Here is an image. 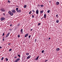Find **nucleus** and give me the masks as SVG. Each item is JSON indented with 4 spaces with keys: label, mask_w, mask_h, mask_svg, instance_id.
Masks as SVG:
<instances>
[{
    "label": "nucleus",
    "mask_w": 62,
    "mask_h": 62,
    "mask_svg": "<svg viewBox=\"0 0 62 62\" xmlns=\"http://www.w3.org/2000/svg\"><path fill=\"white\" fill-rule=\"evenodd\" d=\"M40 23H39L38 24V25L39 26V25H40Z\"/></svg>",
    "instance_id": "nucleus-29"
},
{
    "label": "nucleus",
    "mask_w": 62,
    "mask_h": 62,
    "mask_svg": "<svg viewBox=\"0 0 62 62\" xmlns=\"http://www.w3.org/2000/svg\"><path fill=\"white\" fill-rule=\"evenodd\" d=\"M50 12V10H48L47 12V13H49Z\"/></svg>",
    "instance_id": "nucleus-20"
},
{
    "label": "nucleus",
    "mask_w": 62,
    "mask_h": 62,
    "mask_svg": "<svg viewBox=\"0 0 62 62\" xmlns=\"http://www.w3.org/2000/svg\"><path fill=\"white\" fill-rule=\"evenodd\" d=\"M44 18L45 19L46 18V14H45L44 16Z\"/></svg>",
    "instance_id": "nucleus-9"
},
{
    "label": "nucleus",
    "mask_w": 62,
    "mask_h": 62,
    "mask_svg": "<svg viewBox=\"0 0 62 62\" xmlns=\"http://www.w3.org/2000/svg\"><path fill=\"white\" fill-rule=\"evenodd\" d=\"M0 49H2V47H1V46H0Z\"/></svg>",
    "instance_id": "nucleus-46"
},
{
    "label": "nucleus",
    "mask_w": 62,
    "mask_h": 62,
    "mask_svg": "<svg viewBox=\"0 0 62 62\" xmlns=\"http://www.w3.org/2000/svg\"><path fill=\"white\" fill-rule=\"evenodd\" d=\"M20 25V24H18V26H19V25Z\"/></svg>",
    "instance_id": "nucleus-39"
},
{
    "label": "nucleus",
    "mask_w": 62,
    "mask_h": 62,
    "mask_svg": "<svg viewBox=\"0 0 62 62\" xmlns=\"http://www.w3.org/2000/svg\"><path fill=\"white\" fill-rule=\"evenodd\" d=\"M39 56H38V57H37L36 58V59H35V60H38V58H39Z\"/></svg>",
    "instance_id": "nucleus-10"
},
{
    "label": "nucleus",
    "mask_w": 62,
    "mask_h": 62,
    "mask_svg": "<svg viewBox=\"0 0 62 62\" xmlns=\"http://www.w3.org/2000/svg\"><path fill=\"white\" fill-rule=\"evenodd\" d=\"M14 62H18L17 61V60H16H16H15V61Z\"/></svg>",
    "instance_id": "nucleus-30"
},
{
    "label": "nucleus",
    "mask_w": 62,
    "mask_h": 62,
    "mask_svg": "<svg viewBox=\"0 0 62 62\" xmlns=\"http://www.w3.org/2000/svg\"><path fill=\"white\" fill-rule=\"evenodd\" d=\"M48 61V60H45V62H46V61Z\"/></svg>",
    "instance_id": "nucleus-38"
},
{
    "label": "nucleus",
    "mask_w": 62,
    "mask_h": 62,
    "mask_svg": "<svg viewBox=\"0 0 62 62\" xmlns=\"http://www.w3.org/2000/svg\"><path fill=\"white\" fill-rule=\"evenodd\" d=\"M26 6H27L26 5H24V8H26Z\"/></svg>",
    "instance_id": "nucleus-18"
},
{
    "label": "nucleus",
    "mask_w": 62,
    "mask_h": 62,
    "mask_svg": "<svg viewBox=\"0 0 62 62\" xmlns=\"http://www.w3.org/2000/svg\"><path fill=\"white\" fill-rule=\"evenodd\" d=\"M11 50H12V49H10L9 50V52H10V51H11Z\"/></svg>",
    "instance_id": "nucleus-31"
},
{
    "label": "nucleus",
    "mask_w": 62,
    "mask_h": 62,
    "mask_svg": "<svg viewBox=\"0 0 62 62\" xmlns=\"http://www.w3.org/2000/svg\"><path fill=\"white\" fill-rule=\"evenodd\" d=\"M60 50V49H59V48H57V49L56 50H57V51H58L59 50Z\"/></svg>",
    "instance_id": "nucleus-19"
},
{
    "label": "nucleus",
    "mask_w": 62,
    "mask_h": 62,
    "mask_svg": "<svg viewBox=\"0 0 62 62\" xmlns=\"http://www.w3.org/2000/svg\"><path fill=\"white\" fill-rule=\"evenodd\" d=\"M56 4L57 5H59V2H56Z\"/></svg>",
    "instance_id": "nucleus-7"
},
{
    "label": "nucleus",
    "mask_w": 62,
    "mask_h": 62,
    "mask_svg": "<svg viewBox=\"0 0 62 62\" xmlns=\"http://www.w3.org/2000/svg\"><path fill=\"white\" fill-rule=\"evenodd\" d=\"M32 30H33V29H31V31H32Z\"/></svg>",
    "instance_id": "nucleus-45"
},
{
    "label": "nucleus",
    "mask_w": 62,
    "mask_h": 62,
    "mask_svg": "<svg viewBox=\"0 0 62 62\" xmlns=\"http://www.w3.org/2000/svg\"><path fill=\"white\" fill-rule=\"evenodd\" d=\"M29 53H27L26 54V55H29Z\"/></svg>",
    "instance_id": "nucleus-22"
},
{
    "label": "nucleus",
    "mask_w": 62,
    "mask_h": 62,
    "mask_svg": "<svg viewBox=\"0 0 62 62\" xmlns=\"http://www.w3.org/2000/svg\"><path fill=\"white\" fill-rule=\"evenodd\" d=\"M28 35V33L26 34V35H25V37H27V36Z\"/></svg>",
    "instance_id": "nucleus-13"
},
{
    "label": "nucleus",
    "mask_w": 62,
    "mask_h": 62,
    "mask_svg": "<svg viewBox=\"0 0 62 62\" xmlns=\"http://www.w3.org/2000/svg\"><path fill=\"white\" fill-rule=\"evenodd\" d=\"M43 17H42V18H41V19H43Z\"/></svg>",
    "instance_id": "nucleus-51"
},
{
    "label": "nucleus",
    "mask_w": 62,
    "mask_h": 62,
    "mask_svg": "<svg viewBox=\"0 0 62 62\" xmlns=\"http://www.w3.org/2000/svg\"><path fill=\"white\" fill-rule=\"evenodd\" d=\"M3 41H4V38H3Z\"/></svg>",
    "instance_id": "nucleus-43"
},
{
    "label": "nucleus",
    "mask_w": 62,
    "mask_h": 62,
    "mask_svg": "<svg viewBox=\"0 0 62 62\" xmlns=\"http://www.w3.org/2000/svg\"><path fill=\"white\" fill-rule=\"evenodd\" d=\"M18 38H20V35L19 34L18 36Z\"/></svg>",
    "instance_id": "nucleus-23"
},
{
    "label": "nucleus",
    "mask_w": 62,
    "mask_h": 62,
    "mask_svg": "<svg viewBox=\"0 0 62 62\" xmlns=\"http://www.w3.org/2000/svg\"><path fill=\"white\" fill-rule=\"evenodd\" d=\"M31 12H30L29 13V14H31Z\"/></svg>",
    "instance_id": "nucleus-44"
},
{
    "label": "nucleus",
    "mask_w": 62,
    "mask_h": 62,
    "mask_svg": "<svg viewBox=\"0 0 62 62\" xmlns=\"http://www.w3.org/2000/svg\"><path fill=\"white\" fill-rule=\"evenodd\" d=\"M51 39V38H49V39Z\"/></svg>",
    "instance_id": "nucleus-48"
},
{
    "label": "nucleus",
    "mask_w": 62,
    "mask_h": 62,
    "mask_svg": "<svg viewBox=\"0 0 62 62\" xmlns=\"http://www.w3.org/2000/svg\"><path fill=\"white\" fill-rule=\"evenodd\" d=\"M4 35H5V33H3V34L2 36H4Z\"/></svg>",
    "instance_id": "nucleus-32"
},
{
    "label": "nucleus",
    "mask_w": 62,
    "mask_h": 62,
    "mask_svg": "<svg viewBox=\"0 0 62 62\" xmlns=\"http://www.w3.org/2000/svg\"><path fill=\"white\" fill-rule=\"evenodd\" d=\"M56 23H59V20H57L56 21Z\"/></svg>",
    "instance_id": "nucleus-15"
},
{
    "label": "nucleus",
    "mask_w": 62,
    "mask_h": 62,
    "mask_svg": "<svg viewBox=\"0 0 62 62\" xmlns=\"http://www.w3.org/2000/svg\"><path fill=\"white\" fill-rule=\"evenodd\" d=\"M36 13L37 14H39V10L37 9L36 11Z\"/></svg>",
    "instance_id": "nucleus-5"
},
{
    "label": "nucleus",
    "mask_w": 62,
    "mask_h": 62,
    "mask_svg": "<svg viewBox=\"0 0 62 62\" xmlns=\"http://www.w3.org/2000/svg\"><path fill=\"white\" fill-rule=\"evenodd\" d=\"M8 59L7 58H6V61H8Z\"/></svg>",
    "instance_id": "nucleus-21"
},
{
    "label": "nucleus",
    "mask_w": 62,
    "mask_h": 62,
    "mask_svg": "<svg viewBox=\"0 0 62 62\" xmlns=\"http://www.w3.org/2000/svg\"><path fill=\"white\" fill-rule=\"evenodd\" d=\"M17 55L19 57H21L20 56V55Z\"/></svg>",
    "instance_id": "nucleus-27"
},
{
    "label": "nucleus",
    "mask_w": 62,
    "mask_h": 62,
    "mask_svg": "<svg viewBox=\"0 0 62 62\" xmlns=\"http://www.w3.org/2000/svg\"><path fill=\"white\" fill-rule=\"evenodd\" d=\"M8 13H9V14H10V15H11V16H12V15H13V14L12 12L10 11H9Z\"/></svg>",
    "instance_id": "nucleus-1"
},
{
    "label": "nucleus",
    "mask_w": 62,
    "mask_h": 62,
    "mask_svg": "<svg viewBox=\"0 0 62 62\" xmlns=\"http://www.w3.org/2000/svg\"><path fill=\"white\" fill-rule=\"evenodd\" d=\"M30 57H31V56L29 55L27 58V59H29V58H30Z\"/></svg>",
    "instance_id": "nucleus-8"
},
{
    "label": "nucleus",
    "mask_w": 62,
    "mask_h": 62,
    "mask_svg": "<svg viewBox=\"0 0 62 62\" xmlns=\"http://www.w3.org/2000/svg\"><path fill=\"white\" fill-rule=\"evenodd\" d=\"M31 35L30 36V37H31Z\"/></svg>",
    "instance_id": "nucleus-53"
},
{
    "label": "nucleus",
    "mask_w": 62,
    "mask_h": 62,
    "mask_svg": "<svg viewBox=\"0 0 62 62\" xmlns=\"http://www.w3.org/2000/svg\"><path fill=\"white\" fill-rule=\"evenodd\" d=\"M10 33H8L6 35V38H7V37H8L9 36V35Z\"/></svg>",
    "instance_id": "nucleus-6"
},
{
    "label": "nucleus",
    "mask_w": 62,
    "mask_h": 62,
    "mask_svg": "<svg viewBox=\"0 0 62 62\" xmlns=\"http://www.w3.org/2000/svg\"><path fill=\"white\" fill-rule=\"evenodd\" d=\"M31 11L30 12H31Z\"/></svg>",
    "instance_id": "nucleus-54"
},
{
    "label": "nucleus",
    "mask_w": 62,
    "mask_h": 62,
    "mask_svg": "<svg viewBox=\"0 0 62 62\" xmlns=\"http://www.w3.org/2000/svg\"><path fill=\"white\" fill-rule=\"evenodd\" d=\"M44 52V50H43L42 51V53H43Z\"/></svg>",
    "instance_id": "nucleus-24"
},
{
    "label": "nucleus",
    "mask_w": 62,
    "mask_h": 62,
    "mask_svg": "<svg viewBox=\"0 0 62 62\" xmlns=\"http://www.w3.org/2000/svg\"><path fill=\"white\" fill-rule=\"evenodd\" d=\"M14 58H17V57L16 56Z\"/></svg>",
    "instance_id": "nucleus-37"
},
{
    "label": "nucleus",
    "mask_w": 62,
    "mask_h": 62,
    "mask_svg": "<svg viewBox=\"0 0 62 62\" xmlns=\"http://www.w3.org/2000/svg\"><path fill=\"white\" fill-rule=\"evenodd\" d=\"M10 45V43H9L8 44V45Z\"/></svg>",
    "instance_id": "nucleus-41"
},
{
    "label": "nucleus",
    "mask_w": 62,
    "mask_h": 62,
    "mask_svg": "<svg viewBox=\"0 0 62 62\" xmlns=\"http://www.w3.org/2000/svg\"><path fill=\"white\" fill-rule=\"evenodd\" d=\"M56 17H58V15H56Z\"/></svg>",
    "instance_id": "nucleus-35"
},
{
    "label": "nucleus",
    "mask_w": 62,
    "mask_h": 62,
    "mask_svg": "<svg viewBox=\"0 0 62 62\" xmlns=\"http://www.w3.org/2000/svg\"><path fill=\"white\" fill-rule=\"evenodd\" d=\"M40 6L41 7H43L44 6V5H41Z\"/></svg>",
    "instance_id": "nucleus-25"
},
{
    "label": "nucleus",
    "mask_w": 62,
    "mask_h": 62,
    "mask_svg": "<svg viewBox=\"0 0 62 62\" xmlns=\"http://www.w3.org/2000/svg\"><path fill=\"white\" fill-rule=\"evenodd\" d=\"M32 11H33V12H35V11H34V10H33V9L32 10Z\"/></svg>",
    "instance_id": "nucleus-34"
},
{
    "label": "nucleus",
    "mask_w": 62,
    "mask_h": 62,
    "mask_svg": "<svg viewBox=\"0 0 62 62\" xmlns=\"http://www.w3.org/2000/svg\"><path fill=\"white\" fill-rule=\"evenodd\" d=\"M3 59H4V57H2L1 59V60H3Z\"/></svg>",
    "instance_id": "nucleus-26"
},
{
    "label": "nucleus",
    "mask_w": 62,
    "mask_h": 62,
    "mask_svg": "<svg viewBox=\"0 0 62 62\" xmlns=\"http://www.w3.org/2000/svg\"><path fill=\"white\" fill-rule=\"evenodd\" d=\"M32 18H34V15H32Z\"/></svg>",
    "instance_id": "nucleus-28"
},
{
    "label": "nucleus",
    "mask_w": 62,
    "mask_h": 62,
    "mask_svg": "<svg viewBox=\"0 0 62 62\" xmlns=\"http://www.w3.org/2000/svg\"><path fill=\"white\" fill-rule=\"evenodd\" d=\"M5 18L4 17H2L1 18V21H3V20H5Z\"/></svg>",
    "instance_id": "nucleus-4"
},
{
    "label": "nucleus",
    "mask_w": 62,
    "mask_h": 62,
    "mask_svg": "<svg viewBox=\"0 0 62 62\" xmlns=\"http://www.w3.org/2000/svg\"><path fill=\"white\" fill-rule=\"evenodd\" d=\"M17 28L16 27V28H15V30H16V29Z\"/></svg>",
    "instance_id": "nucleus-47"
},
{
    "label": "nucleus",
    "mask_w": 62,
    "mask_h": 62,
    "mask_svg": "<svg viewBox=\"0 0 62 62\" xmlns=\"http://www.w3.org/2000/svg\"><path fill=\"white\" fill-rule=\"evenodd\" d=\"M8 2L9 3H10V1H9V0H8Z\"/></svg>",
    "instance_id": "nucleus-33"
},
{
    "label": "nucleus",
    "mask_w": 62,
    "mask_h": 62,
    "mask_svg": "<svg viewBox=\"0 0 62 62\" xmlns=\"http://www.w3.org/2000/svg\"><path fill=\"white\" fill-rule=\"evenodd\" d=\"M29 38H30V35H29V37H28Z\"/></svg>",
    "instance_id": "nucleus-40"
},
{
    "label": "nucleus",
    "mask_w": 62,
    "mask_h": 62,
    "mask_svg": "<svg viewBox=\"0 0 62 62\" xmlns=\"http://www.w3.org/2000/svg\"><path fill=\"white\" fill-rule=\"evenodd\" d=\"M18 9H19V8H16V11H18Z\"/></svg>",
    "instance_id": "nucleus-14"
},
{
    "label": "nucleus",
    "mask_w": 62,
    "mask_h": 62,
    "mask_svg": "<svg viewBox=\"0 0 62 62\" xmlns=\"http://www.w3.org/2000/svg\"><path fill=\"white\" fill-rule=\"evenodd\" d=\"M35 42H36V41H37V39H35Z\"/></svg>",
    "instance_id": "nucleus-36"
},
{
    "label": "nucleus",
    "mask_w": 62,
    "mask_h": 62,
    "mask_svg": "<svg viewBox=\"0 0 62 62\" xmlns=\"http://www.w3.org/2000/svg\"><path fill=\"white\" fill-rule=\"evenodd\" d=\"M3 15H5V14L4 13H3Z\"/></svg>",
    "instance_id": "nucleus-50"
},
{
    "label": "nucleus",
    "mask_w": 62,
    "mask_h": 62,
    "mask_svg": "<svg viewBox=\"0 0 62 62\" xmlns=\"http://www.w3.org/2000/svg\"><path fill=\"white\" fill-rule=\"evenodd\" d=\"M20 59V58H18L16 59V60H17V61L18 62V61H19Z\"/></svg>",
    "instance_id": "nucleus-12"
},
{
    "label": "nucleus",
    "mask_w": 62,
    "mask_h": 62,
    "mask_svg": "<svg viewBox=\"0 0 62 62\" xmlns=\"http://www.w3.org/2000/svg\"><path fill=\"white\" fill-rule=\"evenodd\" d=\"M12 26V24H10V26Z\"/></svg>",
    "instance_id": "nucleus-42"
},
{
    "label": "nucleus",
    "mask_w": 62,
    "mask_h": 62,
    "mask_svg": "<svg viewBox=\"0 0 62 62\" xmlns=\"http://www.w3.org/2000/svg\"><path fill=\"white\" fill-rule=\"evenodd\" d=\"M38 6H40V5L39 4H38Z\"/></svg>",
    "instance_id": "nucleus-49"
},
{
    "label": "nucleus",
    "mask_w": 62,
    "mask_h": 62,
    "mask_svg": "<svg viewBox=\"0 0 62 62\" xmlns=\"http://www.w3.org/2000/svg\"><path fill=\"white\" fill-rule=\"evenodd\" d=\"M0 10H1L2 11H3V12H5V11L4 9L3 10V9H1Z\"/></svg>",
    "instance_id": "nucleus-11"
},
{
    "label": "nucleus",
    "mask_w": 62,
    "mask_h": 62,
    "mask_svg": "<svg viewBox=\"0 0 62 62\" xmlns=\"http://www.w3.org/2000/svg\"><path fill=\"white\" fill-rule=\"evenodd\" d=\"M10 30H11V29H10Z\"/></svg>",
    "instance_id": "nucleus-52"
},
{
    "label": "nucleus",
    "mask_w": 62,
    "mask_h": 62,
    "mask_svg": "<svg viewBox=\"0 0 62 62\" xmlns=\"http://www.w3.org/2000/svg\"><path fill=\"white\" fill-rule=\"evenodd\" d=\"M43 11L42 10V11H40V12L41 13H43Z\"/></svg>",
    "instance_id": "nucleus-16"
},
{
    "label": "nucleus",
    "mask_w": 62,
    "mask_h": 62,
    "mask_svg": "<svg viewBox=\"0 0 62 62\" xmlns=\"http://www.w3.org/2000/svg\"><path fill=\"white\" fill-rule=\"evenodd\" d=\"M21 32V33L22 34H23V29H22L21 30V31H20Z\"/></svg>",
    "instance_id": "nucleus-17"
},
{
    "label": "nucleus",
    "mask_w": 62,
    "mask_h": 62,
    "mask_svg": "<svg viewBox=\"0 0 62 62\" xmlns=\"http://www.w3.org/2000/svg\"><path fill=\"white\" fill-rule=\"evenodd\" d=\"M11 11L13 13H15V11L14 9H13Z\"/></svg>",
    "instance_id": "nucleus-3"
},
{
    "label": "nucleus",
    "mask_w": 62,
    "mask_h": 62,
    "mask_svg": "<svg viewBox=\"0 0 62 62\" xmlns=\"http://www.w3.org/2000/svg\"><path fill=\"white\" fill-rule=\"evenodd\" d=\"M17 12H18V13H21V12H22V11H21V10L20 9L19 10L17 11Z\"/></svg>",
    "instance_id": "nucleus-2"
}]
</instances>
